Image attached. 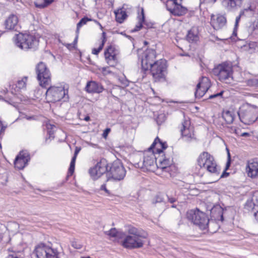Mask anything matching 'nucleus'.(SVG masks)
Returning <instances> with one entry per match:
<instances>
[{
    "label": "nucleus",
    "instance_id": "nucleus-27",
    "mask_svg": "<svg viewBox=\"0 0 258 258\" xmlns=\"http://www.w3.org/2000/svg\"><path fill=\"white\" fill-rule=\"evenodd\" d=\"M114 13L116 21L120 23H121L127 17V14L123 8L117 10Z\"/></svg>",
    "mask_w": 258,
    "mask_h": 258
},
{
    "label": "nucleus",
    "instance_id": "nucleus-41",
    "mask_svg": "<svg viewBox=\"0 0 258 258\" xmlns=\"http://www.w3.org/2000/svg\"><path fill=\"white\" fill-rule=\"evenodd\" d=\"M72 246L76 249H80L82 247V245L80 243L76 241L72 242Z\"/></svg>",
    "mask_w": 258,
    "mask_h": 258
},
{
    "label": "nucleus",
    "instance_id": "nucleus-62",
    "mask_svg": "<svg viewBox=\"0 0 258 258\" xmlns=\"http://www.w3.org/2000/svg\"><path fill=\"white\" fill-rule=\"evenodd\" d=\"M172 207H175L174 206V205H172Z\"/></svg>",
    "mask_w": 258,
    "mask_h": 258
},
{
    "label": "nucleus",
    "instance_id": "nucleus-2",
    "mask_svg": "<svg viewBox=\"0 0 258 258\" xmlns=\"http://www.w3.org/2000/svg\"><path fill=\"white\" fill-rule=\"evenodd\" d=\"M166 147L165 143L161 142L158 137L156 138L151 147L144 152L142 167L145 168L147 170L154 171L157 167L156 163L158 161V157L155 154L162 153V149H165Z\"/></svg>",
    "mask_w": 258,
    "mask_h": 258
},
{
    "label": "nucleus",
    "instance_id": "nucleus-42",
    "mask_svg": "<svg viewBox=\"0 0 258 258\" xmlns=\"http://www.w3.org/2000/svg\"><path fill=\"white\" fill-rule=\"evenodd\" d=\"M100 190H104L107 195H110V194L109 190L106 187V184H102L100 187Z\"/></svg>",
    "mask_w": 258,
    "mask_h": 258
},
{
    "label": "nucleus",
    "instance_id": "nucleus-53",
    "mask_svg": "<svg viewBox=\"0 0 258 258\" xmlns=\"http://www.w3.org/2000/svg\"><path fill=\"white\" fill-rule=\"evenodd\" d=\"M7 258H19V257H17V256H14V255H9L7 257Z\"/></svg>",
    "mask_w": 258,
    "mask_h": 258
},
{
    "label": "nucleus",
    "instance_id": "nucleus-44",
    "mask_svg": "<svg viewBox=\"0 0 258 258\" xmlns=\"http://www.w3.org/2000/svg\"><path fill=\"white\" fill-rule=\"evenodd\" d=\"M80 150H81L80 148L77 147H76L74 155L73 157H76V158L78 154L79 153Z\"/></svg>",
    "mask_w": 258,
    "mask_h": 258
},
{
    "label": "nucleus",
    "instance_id": "nucleus-49",
    "mask_svg": "<svg viewBox=\"0 0 258 258\" xmlns=\"http://www.w3.org/2000/svg\"><path fill=\"white\" fill-rule=\"evenodd\" d=\"M168 201L170 203H174V202L176 201V199L174 198H168Z\"/></svg>",
    "mask_w": 258,
    "mask_h": 258
},
{
    "label": "nucleus",
    "instance_id": "nucleus-26",
    "mask_svg": "<svg viewBox=\"0 0 258 258\" xmlns=\"http://www.w3.org/2000/svg\"><path fill=\"white\" fill-rule=\"evenodd\" d=\"M242 0H224L222 4L229 11H232L236 7L238 3L240 4Z\"/></svg>",
    "mask_w": 258,
    "mask_h": 258
},
{
    "label": "nucleus",
    "instance_id": "nucleus-57",
    "mask_svg": "<svg viewBox=\"0 0 258 258\" xmlns=\"http://www.w3.org/2000/svg\"><path fill=\"white\" fill-rule=\"evenodd\" d=\"M225 172H224L221 175V177H224V174Z\"/></svg>",
    "mask_w": 258,
    "mask_h": 258
},
{
    "label": "nucleus",
    "instance_id": "nucleus-20",
    "mask_svg": "<svg viewBox=\"0 0 258 258\" xmlns=\"http://www.w3.org/2000/svg\"><path fill=\"white\" fill-rule=\"evenodd\" d=\"M138 23L136 25L135 28L132 30V32H136L140 30L143 27V24L146 25L147 28L152 27V24L150 23H147L145 21V17L144 12V9L142 8L141 13L140 15L138 17Z\"/></svg>",
    "mask_w": 258,
    "mask_h": 258
},
{
    "label": "nucleus",
    "instance_id": "nucleus-51",
    "mask_svg": "<svg viewBox=\"0 0 258 258\" xmlns=\"http://www.w3.org/2000/svg\"><path fill=\"white\" fill-rule=\"evenodd\" d=\"M244 10H242V11H240V14H239L238 16H239L241 18V17L242 16H243L244 15Z\"/></svg>",
    "mask_w": 258,
    "mask_h": 258
},
{
    "label": "nucleus",
    "instance_id": "nucleus-31",
    "mask_svg": "<svg viewBox=\"0 0 258 258\" xmlns=\"http://www.w3.org/2000/svg\"><path fill=\"white\" fill-rule=\"evenodd\" d=\"M246 85L249 87H258V79H251L245 81Z\"/></svg>",
    "mask_w": 258,
    "mask_h": 258
},
{
    "label": "nucleus",
    "instance_id": "nucleus-21",
    "mask_svg": "<svg viewBox=\"0 0 258 258\" xmlns=\"http://www.w3.org/2000/svg\"><path fill=\"white\" fill-rule=\"evenodd\" d=\"M173 3L175 5L173 9H168L173 15L179 16L186 13L187 9L182 7L180 3H178L177 1H174Z\"/></svg>",
    "mask_w": 258,
    "mask_h": 258
},
{
    "label": "nucleus",
    "instance_id": "nucleus-34",
    "mask_svg": "<svg viewBox=\"0 0 258 258\" xmlns=\"http://www.w3.org/2000/svg\"><path fill=\"white\" fill-rule=\"evenodd\" d=\"M46 128L47 129L48 133L49 134L50 137H53L52 135H53L54 132L55 131V129L56 128L55 125L48 123L46 124Z\"/></svg>",
    "mask_w": 258,
    "mask_h": 258
},
{
    "label": "nucleus",
    "instance_id": "nucleus-35",
    "mask_svg": "<svg viewBox=\"0 0 258 258\" xmlns=\"http://www.w3.org/2000/svg\"><path fill=\"white\" fill-rule=\"evenodd\" d=\"M76 160V157H73L72 159L70 166L69 169V174H70V175H72L74 172Z\"/></svg>",
    "mask_w": 258,
    "mask_h": 258
},
{
    "label": "nucleus",
    "instance_id": "nucleus-4",
    "mask_svg": "<svg viewBox=\"0 0 258 258\" xmlns=\"http://www.w3.org/2000/svg\"><path fill=\"white\" fill-rule=\"evenodd\" d=\"M237 113L241 121L246 124L254 122L258 117L257 108L249 104L242 106Z\"/></svg>",
    "mask_w": 258,
    "mask_h": 258
},
{
    "label": "nucleus",
    "instance_id": "nucleus-52",
    "mask_svg": "<svg viewBox=\"0 0 258 258\" xmlns=\"http://www.w3.org/2000/svg\"><path fill=\"white\" fill-rule=\"evenodd\" d=\"M94 21L95 23H96L98 25V26H99L100 27V28H101V29L103 28L102 26H101V25L100 24V23L99 22H98V21H96V20H94Z\"/></svg>",
    "mask_w": 258,
    "mask_h": 258
},
{
    "label": "nucleus",
    "instance_id": "nucleus-5",
    "mask_svg": "<svg viewBox=\"0 0 258 258\" xmlns=\"http://www.w3.org/2000/svg\"><path fill=\"white\" fill-rule=\"evenodd\" d=\"M16 45L24 50L35 49L38 45V40L33 35L19 33L16 36Z\"/></svg>",
    "mask_w": 258,
    "mask_h": 258
},
{
    "label": "nucleus",
    "instance_id": "nucleus-33",
    "mask_svg": "<svg viewBox=\"0 0 258 258\" xmlns=\"http://www.w3.org/2000/svg\"><path fill=\"white\" fill-rule=\"evenodd\" d=\"M105 59L110 66H113L116 60V54L110 55V56H108V57H105Z\"/></svg>",
    "mask_w": 258,
    "mask_h": 258
},
{
    "label": "nucleus",
    "instance_id": "nucleus-3",
    "mask_svg": "<svg viewBox=\"0 0 258 258\" xmlns=\"http://www.w3.org/2000/svg\"><path fill=\"white\" fill-rule=\"evenodd\" d=\"M187 218L194 224L198 225L200 229L205 230L209 228V225L216 224L215 222L210 221L206 214L198 209L190 210L187 213Z\"/></svg>",
    "mask_w": 258,
    "mask_h": 258
},
{
    "label": "nucleus",
    "instance_id": "nucleus-54",
    "mask_svg": "<svg viewBox=\"0 0 258 258\" xmlns=\"http://www.w3.org/2000/svg\"><path fill=\"white\" fill-rule=\"evenodd\" d=\"M254 216L255 218L258 220V211L256 213H254Z\"/></svg>",
    "mask_w": 258,
    "mask_h": 258
},
{
    "label": "nucleus",
    "instance_id": "nucleus-14",
    "mask_svg": "<svg viewBox=\"0 0 258 258\" xmlns=\"http://www.w3.org/2000/svg\"><path fill=\"white\" fill-rule=\"evenodd\" d=\"M180 132L182 138L187 142L190 141L194 138L193 127L190 125L188 119H185L181 123Z\"/></svg>",
    "mask_w": 258,
    "mask_h": 258
},
{
    "label": "nucleus",
    "instance_id": "nucleus-45",
    "mask_svg": "<svg viewBox=\"0 0 258 258\" xmlns=\"http://www.w3.org/2000/svg\"><path fill=\"white\" fill-rule=\"evenodd\" d=\"M240 17L239 16H237L236 18V20H235V28H236L238 25V23L240 21Z\"/></svg>",
    "mask_w": 258,
    "mask_h": 258
},
{
    "label": "nucleus",
    "instance_id": "nucleus-25",
    "mask_svg": "<svg viewBox=\"0 0 258 258\" xmlns=\"http://www.w3.org/2000/svg\"><path fill=\"white\" fill-rule=\"evenodd\" d=\"M128 233L131 236H136L141 238H147V234L143 231L139 230L133 226H129L127 229Z\"/></svg>",
    "mask_w": 258,
    "mask_h": 258
},
{
    "label": "nucleus",
    "instance_id": "nucleus-22",
    "mask_svg": "<svg viewBox=\"0 0 258 258\" xmlns=\"http://www.w3.org/2000/svg\"><path fill=\"white\" fill-rule=\"evenodd\" d=\"M247 174L253 178L258 176V162L252 161L248 163L247 168Z\"/></svg>",
    "mask_w": 258,
    "mask_h": 258
},
{
    "label": "nucleus",
    "instance_id": "nucleus-24",
    "mask_svg": "<svg viewBox=\"0 0 258 258\" xmlns=\"http://www.w3.org/2000/svg\"><path fill=\"white\" fill-rule=\"evenodd\" d=\"M198 30L196 27H192L188 31L186 35L187 41L190 42L197 41L199 39Z\"/></svg>",
    "mask_w": 258,
    "mask_h": 258
},
{
    "label": "nucleus",
    "instance_id": "nucleus-23",
    "mask_svg": "<svg viewBox=\"0 0 258 258\" xmlns=\"http://www.w3.org/2000/svg\"><path fill=\"white\" fill-rule=\"evenodd\" d=\"M18 22V18L17 16L11 15L5 21L6 29L12 30L15 29Z\"/></svg>",
    "mask_w": 258,
    "mask_h": 258
},
{
    "label": "nucleus",
    "instance_id": "nucleus-19",
    "mask_svg": "<svg viewBox=\"0 0 258 258\" xmlns=\"http://www.w3.org/2000/svg\"><path fill=\"white\" fill-rule=\"evenodd\" d=\"M103 86L99 83L95 81H90L87 83L86 90L88 93H99L103 90Z\"/></svg>",
    "mask_w": 258,
    "mask_h": 258
},
{
    "label": "nucleus",
    "instance_id": "nucleus-36",
    "mask_svg": "<svg viewBox=\"0 0 258 258\" xmlns=\"http://www.w3.org/2000/svg\"><path fill=\"white\" fill-rule=\"evenodd\" d=\"M113 54H115L114 47H113L112 46H108L104 52L105 57H108V56H110V55Z\"/></svg>",
    "mask_w": 258,
    "mask_h": 258
},
{
    "label": "nucleus",
    "instance_id": "nucleus-29",
    "mask_svg": "<svg viewBox=\"0 0 258 258\" xmlns=\"http://www.w3.org/2000/svg\"><path fill=\"white\" fill-rule=\"evenodd\" d=\"M53 2V0H36L34 4L36 7L42 9L47 7Z\"/></svg>",
    "mask_w": 258,
    "mask_h": 258
},
{
    "label": "nucleus",
    "instance_id": "nucleus-48",
    "mask_svg": "<svg viewBox=\"0 0 258 258\" xmlns=\"http://www.w3.org/2000/svg\"><path fill=\"white\" fill-rule=\"evenodd\" d=\"M204 1L207 3L214 4L216 2L217 0H204Z\"/></svg>",
    "mask_w": 258,
    "mask_h": 258
},
{
    "label": "nucleus",
    "instance_id": "nucleus-13",
    "mask_svg": "<svg viewBox=\"0 0 258 258\" xmlns=\"http://www.w3.org/2000/svg\"><path fill=\"white\" fill-rule=\"evenodd\" d=\"M146 238H141L136 236H127L122 242V245L126 248H135L143 246Z\"/></svg>",
    "mask_w": 258,
    "mask_h": 258
},
{
    "label": "nucleus",
    "instance_id": "nucleus-15",
    "mask_svg": "<svg viewBox=\"0 0 258 258\" xmlns=\"http://www.w3.org/2000/svg\"><path fill=\"white\" fill-rule=\"evenodd\" d=\"M210 86L211 83L209 78L205 77H202L197 85L195 92L196 97L201 98L203 97L210 88Z\"/></svg>",
    "mask_w": 258,
    "mask_h": 258
},
{
    "label": "nucleus",
    "instance_id": "nucleus-43",
    "mask_svg": "<svg viewBox=\"0 0 258 258\" xmlns=\"http://www.w3.org/2000/svg\"><path fill=\"white\" fill-rule=\"evenodd\" d=\"M110 132V128H106L103 133V137L104 138H106Z\"/></svg>",
    "mask_w": 258,
    "mask_h": 258
},
{
    "label": "nucleus",
    "instance_id": "nucleus-47",
    "mask_svg": "<svg viewBox=\"0 0 258 258\" xmlns=\"http://www.w3.org/2000/svg\"><path fill=\"white\" fill-rule=\"evenodd\" d=\"M5 131V127L3 126V124L0 121V135L2 133H4Z\"/></svg>",
    "mask_w": 258,
    "mask_h": 258
},
{
    "label": "nucleus",
    "instance_id": "nucleus-30",
    "mask_svg": "<svg viewBox=\"0 0 258 258\" xmlns=\"http://www.w3.org/2000/svg\"><path fill=\"white\" fill-rule=\"evenodd\" d=\"M27 81L26 77H24L21 80H18L16 85L17 87L20 89L25 88Z\"/></svg>",
    "mask_w": 258,
    "mask_h": 258
},
{
    "label": "nucleus",
    "instance_id": "nucleus-1",
    "mask_svg": "<svg viewBox=\"0 0 258 258\" xmlns=\"http://www.w3.org/2000/svg\"><path fill=\"white\" fill-rule=\"evenodd\" d=\"M107 161L105 159H102L93 168L89 170L91 176L94 179H97L106 172L107 181L110 179L119 181L124 178L126 171L119 162H114L109 171L107 169Z\"/></svg>",
    "mask_w": 258,
    "mask_h": 258
},
{
    "label": "nucleus",
    "instance_id": "nucleus-55",
    "mask_svg": "<svg viewBox=\"0 0 258 258\" xmlns=\"http://www.w3.org/2000/svg\"><path fill=\"white\" fill-rule=\"evenodd\" d=\"M84 120L86 121H89L90 120V117L89 116H87L85 117Z\"/></svg>",
    "mask_w": 258,
    "mask_h": 258
},
{
    "label": "nucleus",
    "instance_id": "nucleus-18",
    "mask_svg": "<svg viewBox=\"0 0 258 258\" xmlns=\"http://www.w3.org/2000/svg\"><path fill=\"white\" fill-rule=\"evenodd\" d=\"M173 161L169 158L165 157V155H162L161 157H158L157 163L156 166L158 168H161L166 172H169V169L171 167Z\"/></svg>",
    "mask_w": 258,
    "mask_h": 258
},
{
    "label": "nucleus",
    "instance_id": "nucleus-59",
    "mask_svg": "<svg viewBox=\"0 0 258 258\" xmlns=\"http://www.w3.org/2000/svg\"><path fill=\"white\" fill-rule=\"evenodd\" d=\"M2 235L1 234H0V241H1V240L2 239Z\"/></svg>",
    "mask_w": 258,
    "mask_h": 258
},
{
    "label": "nucleus",
    "instance_id": "nucleus-60",
    "mask_svg": "<svg viewBox=\"0 0 258 258\" xmlns=\"http://www.w3.org/2000/svg\"><path fill=\"white\" fill-rule=\"evenodd\" d=\"M77 38H78V37H77L76 38L75 40H74V42H77Z\"/></svg>",
    "mask_w": 258,
    "mask_h": 258
},
{
    "label": "nucleus",
    "instance_id": "nucleus-50",
    "mask_svg": "<svg viewBox=\"0 0 258 258\" xmlns=\"http://www.w3.org/2000/svg\"><path fill=\"white\" fill-rule=\"evenodd\" d=\"M249 135V134L248 133H243L241 134V136L242 137H247Z\"/></svg>",
    "mask_w": 258,
    "mask_h": 258
},
{
    "label": "nucleus",
    "instance_id": "nucleus-7",
    "mask_svg": "<svg viewBox=\"0 0 258 258\" xmlns=\"http://www.w3.org/2000/svg\"><path fill=\"white\" fill-rule=\"evenodd\" d=\"M198 165L209 172L218 174V168L214 157L207 152L200 154L198 159Z\"/></svg>",
    "mask_w": 258,
    "mask_h": 258
},
{
    "label": "nucleus",
    "instance_id": "nucleus-11",
    "mask_svg": "<svg viewBox=\"0 0 258 258\" xmlns=\"http://www.w3.org/2000/svg\"><path fill=\"white\" fill-rule=\"evenodd\" d=\"M36 71L37 79L41 87L46 88L50 84L51 74L44 63L39 62L36 67Z\"/></svg>",
    "mask_w": 258,
    "mask_h": 258
},
{
    "label": "nucleus",
    "instance_id": "nucleus-63",
    "mask_svg": "<svg viewBox=\"0 0 258 258\" xmlns=\"http://www.w3.org/2000/svg\"><path fill=\"white\" fill-rule=\"evenodd\" d=\"M0 147H1V148L2 147V146H1V144H0Z\"/></svg>",
    "mask_w": 258,
    "mask_h": 258
},
{
    "label": "nucleus",
    "instance_id": "nucleus-61",
    "mask_svg": "<svg viewBox=\"0 0 258 258\" xmlns=\"http://www.w3.org/2000/svg\"><path fill=\"white\" fill-rule=\"evenodd\" d=\"M228 157H229V158H230V153H229V152H228Z\"/></svg>",
    "mask_w": 258,
    "mask_h": 258
},
{
    "label": "nucleus",
    "instance_id": "nucleus-58",
    "mask_svg": "<svg viewBox=\"0 0 258 258\" xmlns=\"http://www.w3.org/2000/svg\"><path fill=\"white\" fill-rule=\"evenodd\" d=\"M229 162H228L227 163V166H227V168H228V167H229Z\"/></svg>",
    "mask_w": 258,
    "mask_h": 258
},
{
    "label": "nucleus",
    "instance_id": "nucleus-12",
    "mask_svg": "<svg viewBox=\"0 0 258 258\" xmlns=\"http://www.w3.org/2000/svg\"><path fill=\"white\" fill-rule=\"evenodd\" d=\"M156 57V52L153 49H146L142 55L141 66L142 70L146 71L149 70L150 64H153Z\"/></svg>",
    "mask_w": 258,
    "mask_h": 258
},
{
    "label": "nucleus",
    "instance_id": "nucleus-28",
    "mask_svg": "<svg viewBox=\"0 0 258 258\" xmlns=\"http://www.w3.org/2000/svg\"><path fill=\"white\" fill-rule=\"evenodd\" d=\"M222 117L228 124H231L234 119V113L229 110L224 111L222 113Z\"/></svg>",
    "mask_w": 258,
    "mask_h": 258
},
{
    "label": "nucleus",
    "instance_id": "nucleus-16",
    "mask_svg": "<svg viewBox=\"0 0 258 258\" xmlns=\"http://www.w3.org/2000/svg\"><path fill=\"white\" fill-rule=\"evenodd\" d=\"M29 159L30 158L28 153L23 152H20L15 160L14 164L15 167L20 170L23 169L27 164Z\"/></svg>",
    "mask_w": 258,
    "mask_h": 258
},
{
    "label": "nucleus",
    "instance_id": "nucleus-6",
    "mask_svg": "<svg viewBox=\"0 0 258 258\" xmlns=\"http://www.w3.org/2000/svg\"><path fill=\"white\" fill-rule=\"evenodd\" d=\"M68 90L62 86H50L46 91V99L48 102H55L63 98L64 100L69 99Z\"/></svg>",
    "mask_w": 258,
    "mask_h": 258
},
{
    "label": "nucleus",
    "instance_id": "nucleus-8",
    "mask_svg": "<svg viewBox=\"0 0 258 258\" xmlns=\"http://www.w3.org/2000/svg\"><path fill=\"white\" fill-rule=\"evenodd\" d=\"M213 73L220 81L229 83L232 80V66L227 63L220 64L214 68Z\"/></svg>",
    "mask_w": 258,
    "mask_h": 258
},
{
    "label": "nucleus",
    "instance_id": "nucleus-17",
    "mask_svg": "<svg viewBox=\"0 0 258 258\" xmlns=\"http://www.w3.org/2000/svg\"><path fill=\"white\" fill-rule=\"evenodd\" d=\"M226 23V18L221 15H212L211 24L215 30H218L223 27Z\"/></svg>",
    "mask_w": 258,
    "mask_h": 258
},
{
    "label": "nucleus",
    "instance_id": "nucleus-40",
    "mask_svg": "<svg viewBox=\"0 0 258 258\" xmlns=\"http://www.w3.org/2000/svg\"><path fill=\"white\" fill-rule=\"evenodd\" d=\"M104 46L103 43H101L98 48H93L92 53L94 54H98V53L102 49Z\"/></svg>",
    "mask_w": 258,
    "mask_h": 258
},
{
    "label": "nucleus",
    "instance_id": "nucleus-10",
    "mask_svg": "<svg viewBox=\"0 0 258 258\" xmlns=\"http://www.w3.org/2000/svg\"><path fill=\"white\" fill-rule=\"evenodd\" d=\"M58 253L56 249L44 243L36 245L33 251L36 258H58Z\"/></svg>",
    "mask_w": 258,
    "mask_h": 258
},
{
    "label": "nucleus",
    "instance_id": "nucleus-56",
    "mask_svg": "<svg viewBox=\"0 0 258 258\" xmlns=\"http://www.w3.org/2000/svg\"><path fill=\"white\" fill-rule=\"evenodd\" d=\"M144 43L145 45H147V44H148V42H147V41H144Z\"/></svg>",
    "mask_w": 258,
    "mask_h": 258
},
{
    "label": "nucleus",
    "instance_id": "nucleus-37",
    "mask_svg": "<svg viewBox=\"0 0 258 258\" xmlns=\"http://www.w3.org/2000/svg\"><path fill=\"white\" fill-rule=\"evenodd\" d=\"M91 21V19L88 18L87 17H84L82 18L80 22L77 24V31H79V28L83 25L86 24L87 22Z\"/></svg>",
    "mask_w": 258,
    "mask_h": 258
},
{
    "label": "nucleus",
    "instance_id": "nucleus-9",
    "mask_svg": "<svg viewBox=\"0 0 258 258\" xmlns=\"http://www.w3.org/2000/svg\"><path fill=\"white\" fill-rule=\"evenodd\" d=\"M150 73L155 81H162L165 79L167 66L166 60L160 59L154 62L149 67Z\"/></svg>",
    "mask_w": 258,
    "mask_h": 258
},
{
    "label": "nucleus",
    "instance_id": "nucleus-32",
    "mask_svg": "<svg viewBox=\"0 0 258 258\" xmlns=\"http://www.w3.org/2000/svg\"><path fill=\"white\" fill-rule=\"evenodd\" d=\"M105 233L112 237H118L120 233L118 232L115 228H112L109 231H106Z\"/></svg>",
    "mask_w": 258,
    "mask_h": 258
},
{
    "label": "nucleus",
    "instance_id": "nucleus-46",
    "mask_svg": "<svg viewBox=\"0 0 258 258\" xmlns=\"http://www.w3.org/2000/svg\"><path fill=\"white\" fill-rule=\"evenodd\" d=\"M102 43H103V45H104V43L105 42V41H106V33L105 32H103L102 33Z\"/></svg>",
    "mask_w": 258,
    "mask_h": 258
},
{
    "label": "nucleus",
    "instance_id": "nucleus-38",
    "mask_svg": "<svg viewBox=\"0 0 258 258\" xmlns=\"http://www.w3.org/2000/svg\"><path fill=\"white\" fill-rule=\"evenodd\" d=\"M224 92V91H221L219 93L214 94L213 95H211L209 97V99H214V98H222V95H223Z\"/></svg>",
    "mask_w": 258,
    "mask_h": 258
},
{
    "label": "nucleus",
    "instance_id": "nucleus-39",
    "mask_svg": "<svg viewBox=\"0 0 258 258\" xmlns=\"http://www.w3.org/2000/svg\"><path fill=\"white\" fill-rule=\"evenodd\" d=\"M163 201V198L161 197L159 195H157L156 196L155 199H154L152 201V203L155 204L158 203H161Z\"/></svg>",
    "mask_w": 258,
    "mask_h": 258
}]
</instances>
